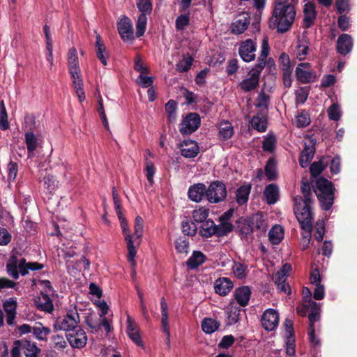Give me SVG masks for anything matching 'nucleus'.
Returning a JSON list of instances; mask_svg holds the SVG:
<instances>
[{
    "instance_id": "1",
    "label": "nucleus",
    "mask_w": 357,
    "mask_h": 357,
    "mask_svg": "<svg viewBox=\"0 0 357 357\" xmlns=\"http://www.w3.org/2000/svg\"><path fill=\"white\" fill-rule=\"evenodd\" d=\"M295 17L296 10L290 0H275L269 27L278 33H285L291 27Z\"/></svg>"
},
{
    "instance_id": "2",
    "label": "nucleus",
    "mask_w": 357,
    "mask_h": 357,
    "mask_svg": "<svg viewBox=\"0 0 357 357\" xmlns=\"http://www.w3.org/2000/svg\"><path fill=\"white\" fill-rule=\"evenodd\" d=\"M269 52L270 47L268 45V38L265 36L261 42L260 54L258 58V63L255 68L249 71L248 77L243 79L239 84L241 89L243 91L248 92L255 89L258 86L259 77L266 65Z\"/></svg>"
},
{
    "instance_id": "3",
    "label": "nucleus",
    "mask_w": 357,
    "mask_h": 357,
    "mask_svg": "<svg viewBox=\"0 0 357 357\" xmlns=\"http://www.w3.org/2000/svg\"><path fill=\"white\" fill-rule=\"evenodd\" d=\"M68 66L74 89L79 100L82 102L85 100V93L83 89V81L79 66L77 52L75 47L70 48L68 53Z\"/></svg>"
},
{
    "instance_id": "4",
    "label": "nucleus",
    "mask_w": 357,
    "mask_h": 357,
    "mask_svg": "<svg viewBox=\"0 0 357 357\" xmlns=\"http://www.w3.org/2000/svg\"><path fill=\"white\" fill-rule=\"evenodd\" d=\"M294 213L303 231H306L307 241H309L312 231L311 204L312 202H303V197L296 196L294 199Z\"/></svg>"
},
{
    "instance_id": "5",
    "label": "nucleus",
    "mask_w": 357,
    "mask_h": 357,
    "mask_svg": "<svg viewBox=\"0 0 357 357\" xmlns=\"http://www.w3.org/2000/svg\"><path fill=\"white\" fill-rule=\"evenodd\" d=\"M313 188L321 208L326 211L329 210L334 201L335 189L333 183L326 178H320L317 179Z\"/></svg>"
},
{
    "instance_id": "6",
    "label": "nucleus",
    "mask_w": 357,
    "mask_h": 357,
    "mask_svg": "<svg viewBox=\"0 0 357 357\" xmlns=\"http://www.w3.org/2000/svg\"><path fill=\"white\" fill-rule=\"evenodd\" d=\"M7 271L14 279L19 278V274L25 275L29 271H38L43 268L42 264L38 262H26L24 259H19L16 256H12L7 263Z\"/></svg>"
},
{
    "instance_id": "7",
    "label": "nucleus",
    "mask_w": 357,
    "mask_h": 357,
    "mask_svg": "<svg viewBox=\"0 0 357 357\" xmlns=\"http://www.w3.org/2000/svg\"><path fill=\"white\" fill-rule=\"evenodd\" d=\"M80 322V317L75 306H70L67 310L66 314L58 317L54 324L56 331L70 332L77 327Z\"/></svg>"
},
{
    "instance_id": "8",
    "label": "nucleus",
    "mask_w": 357,
    "mask_h": 357,
    "mask_svg": "<svg viewBox=\"0 0 357 357\" xmlns=\"http://www.w3.org/2000/svg\"><path fill=\"white\" fill-rule=\"evenodd\" d=\"M120 222L124 239L127 244L128 261L131 264L132 267L134 268L136 266L135 257L137 255L139 243H137L135 245V240L130 234L129 228L126 220H122Z\"/></svg>"
},
{
    "instance_id": "9",
    "label": "nucleus",
    "mask_w": 357,
    "mask_h": 357,
    "mask_svg": "<svg viewBox=\"0 0 357 357\" xmlns=\"http://www.w3.org/2000/svg\"><path fill=\"white\" fill-rule=\"evenodd\" d=\"M225 185L221 181L212 182L206 191V199L212 204L222 202L227 196Z\"/></svg>"
},
{
    "instance_id": "10",
    "label": "nucleus",
    "mask_w": 357,
    "mask_h": 357,
    "mask_svg": "<svg viewBox=\"0 0 357 357\" xmlns=\"http://www.w3.org/2000/svg\"><path fill=\"white\" fill-rule=\"evenodd\" d=\"M304 307L310 309V313L308 315L310 321L309 326V337L311 342L314 344H319V340L315 337V329L314 327V322L317 321L320 317V307L314 301H310L309 305H304Z\"/></svg>"
},
{
    "instance_id": "11",
    "label": "nucleus",
    "mask_w": 357,
    "mask_h": 357,
    "mask_svg": "<svg viewBox=\"0 0 357 357\" xmlns=\"http://www.w3.org/2000/svg\"><path fill=\"white\" fill-rule=\"evenodd\" d=\"M295 75L302 84L312 83L317 79L316 73L312 69L310 63H300L296 68Z\"/></svg>"
},
{
    "instance_id": "12",
    "label": "nucleus",
    "mask_w": 357,
    "mask_h": 357,
    "mask_svg": "<svg viewBox=\"0 0 357 357\" xmlns=\"http://www.w3.org/2000/svg\"><path fill=\"white\" fill-rule=\"evenodd\" d=\"M200 123V117L197 113H190L183 119L180 124V132L183 135H190L198 129Z\"/></svg>"
},
{
    "instance_id": "13",
    "label": "nucleus",
    "mask_w": 357,
    "mask_h": 357,
    "mask_svg": "<svg viewBox=\"0 0 357 357\" xmlns=\"http://www.w3.org/2000/svg\"><path fill=\"white\" fill-rule=\"evenodd\" d=\"M257 43L252 39L243 41L239 47L238 53L245 62H251L255 59Z\"/></svg>"
},
{
    "instance_id": "14",
    "label": "nucleus",
    "mask_w": 357,
    "mask_h": 357,
    "mask_svg": "<svg viewBox=\"0 0 357 357\" xmlns=\"http://www.w3.org/2000/svg\"><path fill=\"white\" fill-rule=\"evenodd\" d=\"M70 345L73 348H83L87 342V336L85 331L79 326L70 331L66 335Z\"/></svg>"
},
{
    "instance_id": "15",
    "label": "nucleus",
    "mask_w": 357,
    "mask_h": 357,
    "mask_svg": "<svg viewBox=\"0 0 357 357\" xmlns=\"http://www.w3.org/2000/svg\"><path fill=\"white\" fill-rule=\"evenodd\" d=\"M290 271V264L287 263L284 264L282 268L277 272L275 280V283L277 285L278 289L287 294L291 293L290 287L286 283L287 276Z\"/></svg>"
},
{
    "instance_id": "16",
    "label": "nucleus",
    "mask_w": 357,
    "mask_h": 357,
    "mask_svg": "<svg viewBox=\"0 0 357 357\" xmlns=\"http://www.w3.org/2000/svg\"><path fill=\"white\" fill-rule=\"evenodd\" d=\"M117 26L119 33L123 41L128 42L134 39L132 23L128 17H122Z\"/></svg>"
},
{
    "instance_id": "17",
    "label": "nucleus",
    "mask_w": 357,
    "mask_h": 357,
    "mask_svg": "<svg viewBox=\"0 0 357 357\" xmlns=\"http://www.w3.org/2000/svg\"><path fill=\"white\" fill-rule=\"evenodd\" d=\"M261 321L264 329L271 331L278 325L279 314L276 310L268 309L264 312Z\"/></svg>"
},
{
    "instance_id": "18",
    "label": "nucleus",
    "mask_w": 357,
    "mask_h": 357,
    "mask_svg": "<svg viewBox=\"0 0 357 357\" xmlns=\"http://www.w3.org/2000/svg\"><path fill=\"white\" fill-rule=\"evenodd\" d=\"M250 24V16L247 13H242L238 15L234 20L231 29L235 34L243 33Z\"/></svg>"
},
{
    "instance_id": "19",
    "label": "nucleus",
    "mask_w": 357,
    "mask_h": 357,
    "mask_svg": "<svg viewBox=\"0 0 357 357\" xmlns=\"http://www.w3.org/2000/svg\"><path fill=\"white\" fill-rule=\"evenodd\" d=\"M234 284L228 278H219L214 282L215 292L220 296H227L233 289Z\"/></svg>"
},
{
    "instance_id": "20",
    "label": "nucleus",
    "mask_w": 357,
    "mask_h": 357,
    "mask_svg": "<svg viewBox=\"0 0 357 357\" xmlns=\"http://www.w3.org/2000/svg\"><path fill=\"white\" fill-rule=\"evenodd\" d=\"M127 334L132 341L137 346H143V342L139 335V331L137 325L131 319V317L127 316Z\"/></svg>"
},
{
    "instance_id": "21",
    "label": "nucleus",
    "mask_w": 357,
    "mask_h": 357,
    "mask_svg": "<svg viewBox=\"0 0 357 357\" xmlns=\"http://www.w3.org/2000/svg\"><path fill=\"white\" fill-rule=\"evenodd\" d=\"M181 153L185 158H192L199 153L197 143L193 140H184L181 144Z\"/></svg>"
},
{
    "instance_id": "22",
    "label": "nucleus",
    "mask_w": 357,
    "mask_h": 357,
    "mask_svg": "<svg viewBox=\"0 0 357 357\" xmlns=\"http://www.w3.org/2000/svg\"><path fill=\"white\" fill-rule=\"evenodd\" d=\"M251 296V290L248 286H242L235 289L234 297L241 307L248 305Z\"/></svg>"
},
{
    "instance_id": "23",
    "label": "nucleus",
    "mask_w": 357,
    "mask_h": 357,
    "mask_svg": "<svg viewBox=\"0 0 357 357\" xmlns=\"http://www.w3.org/2000/svg\"><path fill=\"white\" fill-rule=\"evenodd\" d=\"M352 47L353 40L351 36L344 33L339 36L337 41V50L340 54L346 55L351 51Z\"/></svg>"
},
{
    "instance_id": "24",
    "label": "nucleus",
    "mask_w": 357,
    "mask_h": 357,
    "mask_svg": "<svg viewBox=\"0 0 357 357\" xmlns=\"http://www.w3.org/2000/svg\"><path fill=\"white\" fill-rule=\"evenodd\" d=\"M309 53V42L305 36L298 37L294 54L299 61H303L306 59Z\"/></svg>"
},
{
    "instance_id": "25",
    "label": "nucleus",
    "mask_w": 357,
    "mask_h": 357,
    "mask_svg": "<svg viewBox=\"0 0 357 357\" xmlns=\"http://www.w3.org/2000/svg\"><path fill=\"white\" fill-rule=\"evenodd\" d=\"M316 16L314 5L310 2L306 3L303 9V26L305 28L311 26L314 24Z\"/></svg>"
},
{
    "instance_id": "26",
    "label": "nucleus",
    "mask_w": 357,
    "mask_h": 357,
    "mask_svg": "<svg viewBox=\"0 0 357 357\" xmlns=\"http://www.w3.org/2000/svg\"><path fill=\"white\" fill-rule=\"evenodd\" d=\"M207 189L203 183H197L190 187L188 190L189 198L196 202L202 200L204 195L206 197Z\"/></svg>"
},
{
    "instance_id": "27",
    "label": "nucleus",
    "mask_w": 357,
    "mask_h": 357,
    "mask_svg": "<svg viewBox=\"0 0 357 357\" xmlns=\"http://www.w3.org/2000/svg\"><path fill=\"white\" fill-rule=\"evenodd\" d=\"M3 309L6 314V322L13 325L16 316L17 302L13 298L6 300L3 303Z\"/></svg>"
},
{
    "instance_id": "28",
    "label": "nucleus",
    "mask_w": 357,
    "mask_h": 357,
    "mask_svg": "<svg viewBox=\"0 0 357 357\" xmlns=\"http://www.w3.org/2000/svg\"><path fill=\"white\" fill-rule=\"evenodd\" d=\"M35 303L37 307L41 310L50 312L53 310V304L47 294L41 293L35 299Z\"/></svg>"
},
{
    "instance_id": "29",
    "label": "nucleus",
    "mask_w": 357,
    "mask_h": 357,
    "mask_svg": "<svg viewBox=\"0 0 357 357\" xmlns=\"http://www.w3.org/2000/svg\"><path fill=\"white\" fill-rule=\"evenodd\" d=\"M264 195L268 204H275L279 197V189L275 184L268 185L264 192Z\"/></svg>"
},
{
    "instance_id": "30",
    "label": "nucleus",
    "mask_w": 357,
    "mask_h": 357,
    "mask_svg": "<svg viewBox=\"0 0 357 357\" xmlns=\"http://www.w3.org/2000/svg\"><path fill=\"white\" fill-rule=\"evenodd\" d=\"M234 135V128L228 121H223L219 126V138L222 140H227Z\"/></svg>"
},
{
    "instance_id": "31",
    "label": "nucleus",
    "mask_w": 357,
    "mask_h": 357,
    "mask_svg": "<svg viewBox=\"0 0 357 357\" xmlns=\"http://www.w3.org/2000/svg\"><path fill=\"white\" fill-rule=\"evenodd\" d=\"M96 47L97 57L103 65H107L108 54L107 52L106 47L102 42L101 37L99 34L96 35Z\"/></svg>"
},
{
    "instance_id": "32",
    "label": "nucleus",
    "mask_w": 357,
    "mask_h": 357,
    "mask_svg": "<svg viewBox=\"0 0 357 357\" xmlns=\"http://www.w3.org/2000/svg\"><path fill=\"white\" fill-rule=\"evenodd\" d=\"M251 185H243L238 188L236 192V201L238 205H243L248 200L250 193Z\"/></svg>"
},
{
    "instance_id": "33",
    "label": "nucleus",
    "mask_w": 357,
    "mask_h": 357,
    "mask_svg": "<svg viewBox=\"0 0 357 357\" xmlns=\"http://www.w3.org/2000/svg\"><path fill=\"white\" fill-rule=\"evenodd\" d=\"M314 154V147L311 145L309 146H305V149L301 153L299 158V163L302 167L308 166Z\"/></svg>"
},
{
    "instance_id": "34",
    "label": "nucleus",
    "mask_w": 357,
    "mask_h": 357,
    "mask_svg": "<svg viewBox=\"0 0 357 357\" xmlns=\"http://www.w3.org/2000/svg\"><path fill=\"white\" fill-rule=\"evenodd\" d=\"M240 312L241 309L235 303H231L226 310L227 324L229 325L236 324L238 321Z\"/></svg>"
},
{
    "instance_id": "35",
    "label": "nucleus",
    "mask_w": 357,
    "mask_h": 357,
    "mask_svg": "<svg viewBox=\"0 0 357 357\" xmlns=\"http://www.w3.org/2000/svg\"><path fill=\"white\" fill-rule=\"evenodd\" d=\"M218 227L212 220H206L201 226L200 234L202 236L210 237L214 234H218Z\"/></svg>"
},
{
    "instance_id": "36",
    "label": "nucleus",
    "mask_w": 357,
    "mask_h": 357,
    "mask_svg": "<svg viewBox=\"0 0 357 357\" xmlns=\"http://www.w3.org/2000/svg\"><path fill=\"white\" fill-rule=\"evenodd\" d=\"M25 142L28 151L29 157L33 155L34 151L38 145V140L32 132H28L25 134Z\"/></svg>"
},
{
    "instance_id": "37",
    "label": "nucleus",
    "mask_w": 357,
    "mask_h": 357,
    "mask_svg": "<svg viewBox=\"0 0 357 357\" xmlns=\"http://www.w3.org/2000/svg\"><path fill=\"white\" fill-rule=\"evenodd\" d=\"M249 220L255 229L259 230L260 231H265L266 230L267 223L262 214H255L249 218Z\"/></svg>"
},
{
    "instance_id": "38",
    "label": "nucleus",
    "mask_w": 357,
    "mask_h": 357,
    "mask_svg": "<svg viewBox=\"0 0 357 357\" xmlns=\"http://www.w3.org/2000/svg\"><path fill=\"white\" fill-rule=\"evenodd\" d=\"M205 258L202 252L195 251L187 261V266L192 269L196 268L204 262Z\"/></svg>"
},
{
    "instance_id": "39",
    "label": "nucleus",
    "mask_w": 357,
    "mask_h": 357,
    "mask_svg": "<svg viewBox=\"0 0 357 357\" xmlns=\"http://www.w3.org/2000/svg\"><path fill=\"white\" fill-rule=\"evenodd\" d=\"M251 126L254 129L259 132L265 131L267 128L266 117L261 114H257L252 117Z\"/></svg>"
},
{
    "instance_id": "40",
    "label": "nucleus",
    "mask_w": 357,
    "mask_h": 357,
    "mask_svg": "<svg viewBox=\"0 0 357 357\" xmlns=\"http://www.w3.org/2000/svg\"><path fill=\"white\" fill-rule=\"evenodd\" d=\"M268 237L273 244H278L284 237L283 228L280 225L273 226L268 233Z\"/></svg>"
},
{
    "instance_id": "41",
    "label": "nucleus",
    "mask_w": 357,
    "mask_h": 357,
    "mask_svg": "<svg viewBox=\"0 0 357 357\" xmlns=\"http://www.w3.org/2000/svg\"><path fill=\"white\" fill-rule=\"evenodd\" d=\"M219 326V322L211 318H205L202 322L203 331L208 334H211L216 331Z\"/></svg>"
},
{
    "instance_id": "42",
    "label": "nucleus",
    "mask_w": 357,
    "mask_h": 357,
    "mask_svg": "<svg viewBox=\"0 0 357 357\" xmlns=\"http://www.w3.org/2000/svg\"><path fill=\"white\" fill-rule=\"evenodd\" d=\"M22 349L26 357H37L40 349L36 344L29 341L22 342Z\"/></svg>"
},
{
    "instance_id": "43",
    "label": "nucleus",
    "mask_w": 357,
    "mask_h": 357,
    "mask_svg": "<svg viewBox=\"0 0 357 357\" xmlns=\"http://www.w3.org/2000/svg\"><path fill=\"white\" fill-rule=\"evenodd\" d=\"M310 123V119L307 112L305 111L298 112L295 116L294 123L297 127H305Z\"/></svg>"
},
{
    "instance_id": "44",
    "label": "nucleus",
    "mask_w": 357,
    "mask_h": 357,
    "mask_svg": "<svg viewBox=\"0 0 357 357\" xmlns=\"http://www.w3.org/2000/svg\"><path fill=\"white\" fill-rule=\"evenodd\" d=\"M146 23L147 16H145L144 14H140L137 17L136 23V36L137 38L144 35L146 29Z\"/></svg>"
},
{
    "instance_id": "45",
    "label": "nucleus",
    "mask_w": 357,
    "mask_h": 357,
    "mask_svg": "<svg viewBox=\"0 0 357 357\" xmlns=\"http://www.w3.org/2000/svg\"><path fill=\"white\" fill-rule=\"evenodd\" d=\"M0 128L3 130L9 128L8 114L3 100L0 102Z\"/></svg>"
},
{
    "instance_id": "46",
    "label": "nucleus",
    "mask_w": 357,
    "mask_h": 357,
    "mask_svg": "<svg viewBox=\"0 0 357 357\" xmlns=\"http://www.w3.org/2000/svg\"><path fill=\"white\" fill-rule=\"evenodd\" d=\"M32 331L35 337L40 340H45L50 332V330L48 328L43 326L41 324L34 326Z\"/></svg>"
},
{
    "instance_id": "47",
    "label": "nucleus",
    "mask_w": 357,
    "mask_h": 357,
    "mask_svg": "<svg viewBox=\"0 0 357 357\" xmlns=\"http://www.w3.org/2000/svg\"><path fill=\"white\" fill-rule=\"evenodd\" d=\"M137 6L140 14H144L145 16L149 15L152 11V4L150 0H137Z\"/></svg>"
},
{
    "instance_id": "48",
    "label": "nucleus",
    "mask_w": 357,
    "mask_h": 357,
    "mask_svg": "<svg viewBox=\"0 0 357 357\" xmlns=\"http://www.w3.org/2000/svg\"><path fill=\"white\" fill-rule=\"evenodd\" d=\"M175 248L178 252L187 254L189 250V243L185 237H180L175 242Z\"/></svg>"
},
{
    "instance_id": "49",
    "label": "nucleus",
    "mask_w": 357,
    "mask_h": 357,
    "mask_svg": "<svg viewBox=\"0 0 357 357\" xmlns=\"http://www.w3.org/2000/svg\"><path fill=\"white\" fill-rule=\"evenodd\" d=\"M144 229V220L140 216H137L135 220V244L137 243H139V241H137V239L140 238L143 234Z\"/></svg>"
},
{
    "instance_id": "50",
    "label": "nucleus",
    "mask_w": 357,
    "mask_h": 357,
    "mask_svg": "<svg viewBox=\"0 0 357 357\" xmlns=\"http://www.w3.org/2000/svg\"><path fill=\"white\" fill-rule=\"evenodd\" d=\"M327 162H324V159L320 160L319 162H313L310 166V173L312 176H319L324 169Z\"/></svg>"
},
{
    "instance_id": "51",
    "label": "nucleus",
    "mask_w": 357,
    "mask_h": 357,
    "mask_svg": "<svg viewBox=\"0 0 357 357\" xmlns=\"http://www.w3.org/2000/svg\"><path fill=\"white\" fill-rule=\"evenodd\" d=\"M265 174L268 180H274L277 176L276 166L273 160L268 161L265 167Z\"/></svg>"
},
{
    "instance_id": "52",
    "label": "nucleus",
    "mask_w": 357,
    "mask_h": 357,
    "mask_svg": "<svg viewBox=\"0 0 357 357\" xmlns=\"http://www.w3.org/2000/svg\"><path fill=\"white\" fill-rule=\"evenodd\" d=\"M192 60L191 56H184L183 59L176 64V70L181 73L188 71L192 66Z\"/></svg>"
},
{
    "instance_id": "53",
    "label": "nucleus",
    "mask_w": 357,
    "mask_h": 357,
    "mask_svg": "<svg viewBox=\"0 0 357 357\" xmlns=\"http://www.w3.org/2000/svg\"><path fill=\"white\" fill-rule=\"evenodd\" d=\"M176 103L174 100H170L165 105V111L170 121H174L176 118Z\"/></svg>"
},
{
    "instance_id": "54",
    "label": "nucleus",
    "mask_w": 357,
    "mask_h": 357,
    "mask_svg": "<svg viewBox=\"0 0 357 357\" xmlns=\"http://www.w3.org/2000/svg\"><path fill=\"white\" fill-rule=\"evenodd\" d=\"M208 215V211L204 208L196 209L192 213L193 220L197 222H204Z\"/></svg>"
},
{
    "instance_id": "55",
    "label": "nucleus",
    "mask_w": 357,
    "mask_h": 357,
    "mask_svg": "<svg viewBox=\"0 0 357 357\" xmlns=\"http://www.w3.org/2000/svg\"><path fill=\"white\" fill-rule=\"evenodd\" d=\"M232 271L236 278L242 279L247 274V266L241 263H234L232 266Z\"/></svg>"
},
{
    "instance_id": "56",
    "label": "nucleus",
    "mask_w": 357,
    "mask_h": 357,
    "mask_svg": "<svg viewBox=\"0 0 357 357\" xmlns=\"http://www.w3.org/2000/svg\"><path fill=\"white\" fill-rule=\"evenodd\" d=\"M146 176L149 183L152 185L153 183V176L155 173V168L154 165L150 160H146Z\"/></svg>"
},
{
    "instance_id": "57",
    "label": "nucleus",
    "mask_w": 357,
    "mask_h": 357,
    "mask_svg": "<svg viewBox=\"0 0 357 357\" xmlns=\"http://www.w3.org/2000/svg\"><path fill=\"white\" fill-rule=\"evenodd\" d=\"M269 102V96L264 91H261L257 100L256 106L263 109H267Z\"/></svg>"
},
{
    "instance_id": "58",
    "label": "nucleus",
    "mask_w": 357,
    "mask_h": 357,
    "mask_svg": "<svg viewBox=\"0 0 357 357\" xmlns=\"http://www.w3.org/2000/svg\"><path fill=\"white\" fill-rule=\"evenodd\" d=\"M328 115L331 120H339L341 116V111L338 105L333 104L328 109Z\"/></svg>"
},
{
    "instance_id": "59",
    "label": "nucleus",
    "mask_w": 357,
    "mask_h": 357,
    "mask_svg": "<svg viewBox=\"0 0 357 357\" xmlns=\"http://www.w3.org/2000/svg\"><path fill=\"white\" fill-rule=\"evenodd\" d=\"M301 192L303 195V202H312L311 188L307 182H303L301 185Z\"/></svg>"
},
{
    "instance_id": "60",
    "label": "nucleus",
    "mask_w": 357,
    "mask_h": 357,
    "mask_svg": "<svg viewBox=\"0 0 357 357\" xmlns=\"http://www.w3.org/2000/svg\"><path fill=\"white\" fill-rule=\"evenodd\" d=\"M196 227L192 222L184 221L182 222V231L185 235L192 236L195 234Z\"/></svg>"
},
{
    "instance_id": "61",
    "label": "nucleus",
    "mask_w": 357,
    "mask_h": 357,
    "mask_svg": "<svg viewBox=\"0 0 357 357\" xmlns=\"http://www.w3.org/2000/svg\"><path fill=\"white\" fill-rule=\"evenodd\" d=\"M315 229L316 232L314 234V237L318 241H321L323 240L325 233V227L324 221H317L315 225Z\"/></svg>"
},
{
    "instance_id": "62",
    "label": "nucleus",
    "mask_w": 357,
    "mask_h": 357,
    "mask_svg": "<svg viewBox=\"0 0 357 357\" xmlns=\"http://www.w3.org/2000/svg\"><path fill=\"white\" fill-rule=\"evenodd\" d=\"M144 75H139L136 79V82L142 87L146 88L152 85L153 79L152 77H148Z\"/></svg>"
},
{
    "instance_id": "63",
    "label": "nucleus",
    "mask_w": 357,
    "mask_h": 357,
    "mask_svg": "<svg viewBox=\"0 0 357 357\" xmlns=\"http://www.w3.org/2000/svg\"><path fill=\"white\" fill-rule=\"evenodd\" d=\"M255 228L250 223L249 218L244 220L240 226V231L243 236H248L253 232Z\"/></svg>"
},
{
    "instance_id": "64",
    "label": "nucleus",
    "mask_w": 357,
    "mask_h": 357,
    "mask_svg": "<svg viewBox=\"0 0 357 357\" xmlns=\"http://www.w3.org/2000/svg\"><path fill=\"white\" fill-rule=\"evenodd\" d=\"M44 185L48 191L52 192L57 186L56 181L54 176L48 175L44 178Z\"/></svg>"
}]
</instances>
